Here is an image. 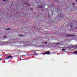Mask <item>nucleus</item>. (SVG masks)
Listing matches in <instances>:
<instances>
[{
	"label": "nucleus",
	"mask_w": 77,
	"mask_h": 77,
	"mask_svg": "<svg viewBox=\"0 0 77 77\" xmlns=\"http://www.w3.org/2000/svg\"><path fill=\"white\" fill-rule=\"evenodd\" d=\"M12 56H9L7 57L5 59H10V58H12Z\"/></svg>",
	"instance_id": "f257e3e1"
},
{
	"label": "nucleus",
	"mask_w": 77,
	"mask_h": 77,
	"mask_svg": "<svg viewBox=\"0 0 77 77\" xmlns=\"http://www.w3.org/2000/svg\"><path fill=\"white\" fill-rule=\"evenodd\" d=\"M46 54H50V53L49 52H47L45 53Z\"/></svg>",
	"instance_id": "f03ea898"
},
{
	"label": "nucleus",
	"mask_w": 77,
	"mask_h": 77,
	"mask_svg": "<svg viewBox=\"0 0 77 77\" xmlns=\"http://www.w3.org/2000/svg\"><path fill=\"white\" fill-rule=\"evenodd\" d=\"M11 30V28H9L6 29H5V30Z\"/></svg>",
	"instance_id": "7ed1b4c3"
},
{
	"label": "nucleus",
	"mask_w": 77,
	"mask_h": 77,
	"mask_svg": "<svg viewBox=\"0 0 77 77\" xmlns=\"http://www.w3.org/2000/svg\"><path fill=\"white\" fill-rule=\"evenodd\" d=\"M72 36V35H67V36L69 37V36Z\"/></svg>",
	"instance_id": "20e7f679"
},
{
	"label": "nucleus",
	"mask_w": 77,
	"mask_h": 77,
	"mask_svg": "<svg viewBox=\"0 0 77 77\" xmlns=\"http://www.w3.org/2000/svg\"><path fill=\"white\" fill-rule=\"evenodd\" d=\"M73 53H74V54H77V51H75L73 52Z\"/></svg>",
	"instance_id": "39448f33"
},
{
	"label": "nucleus",
	"mask_w": 77,
	"mask_h": 77,
	"mask_svg": "<svg viewBox=\"0 0 77 77\" xmlns=\"http://www.w3.org/2000/svg\"><path fill=\"white\" fill-rule=\"evenodd\" d=\"M62 50L63 51H65V49H62Z\"/></svg>",
	"instance_id": "423d86ee"
},
{
	"label": "nucleus",
	"mask_w": 77,
	"mask_h": 77,
	"mask_svg": "<svg viewBox=\"0 0 77 77\" xmlns=\"http://www.w3.org/2000/svg\"><path fill=\"white\" fill-rule=\"evenodd\" d=\"M58 44H59V43L56 44V45H58Z\"/></svg>",
	"instance_id": "0eeeda50"
},
{
	"label": "nucleus",
	"mask_w": 77,
	"mask_h": 77,
	"mask_svg": "<svg viewBox=\"0 0 77 77\" xmlns=\"http://www.w3.org/2000/svg\"><path fill=\"white\" fill-rule=\"evenodd\" d=\"M19 36H22V35H19Z\"/></svg>",
	"instance_id": "6e6552de"
},
{
	"label": "nucleus",
	"mask_w": 77,
	"mask_h": 77,
	"mask_svg": "<svg viewBox=\"0 0 77 77\" xmlns=\"http://www.w3.org/2000/svg\"><path fill=\"white\" fill-rule=\"evenodd\" d=\"M3 1H4V2H6V0H3Z\"/></svg>",
	"instance_id": "1a4fd4ad"
},
{
	"label": "nucleus",
	"mask_w": 77,
	"mask_h": 77,
	"mask_svg": "<svg viewBox=\"0 0 77 77\" xmlns=\"http://www.w3.org/2000/svg\"><path fill=\"white\" fill-rule=\"evenodd\" d=\"M60 16H62V15H60Z\"/></svg>",
	"instance_id": "9d476101"
},
{
	"label": "nucleus",
	"mask_w": 77,
	"mask_h": 77,
	"mask_svg": "<svg viewBox=\"0 0 77 77\" xmlns=\"http://www.w3.org/2000/svg\"><path fill=\"white\" fill-rule=\"evenodd\" d=\"M60 18H62V17H61V16H60Z\"/></svg>",
	"instance_id": "9b49d317"
},
{
	"label": "nucleus",
	"mask_w": 77,
	"mask_h": 77,
	"mask_svg": "<svg viewBox=\"0 0 77 77\" xmlns=\"http://www.w3.org/2000/svg\"><path fill=\"white\" fill-rule=\"evenodd\" d=\"M45 43H47V42H45Z\"/></svg>",
	"instance_id": "f8f14e48"
},
{
	"label": "nucleus",
	"mask_w": 77,
	"mask_h": 77,
	"mask_svg": "<svg viewBox=\"0 0 77 77\" xmlns=\"http://www.w3.org/2000/svg\"><path fill=\"white\" fill-rule=\"evenodd\" d=\"M40 8H41V7H39Z\"/></svg>",
	"instance_id": "ddd939ff"
},
{
	"label": "nucleus",
	"mask_w": 77,
	"mask_h": 77,
	"mask_svg": "<svg viewBox=\"0 0 77 77\" xmlns=\"http://www.w3.org/2000/svg\"><path fill=\"white\" fill-rule=\"evenodd\" d=\"M74 5H75V4H73Z\"/></svg>",
	"instance_id": "4468645a"
}]
</instances>
